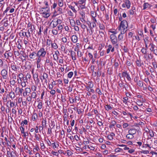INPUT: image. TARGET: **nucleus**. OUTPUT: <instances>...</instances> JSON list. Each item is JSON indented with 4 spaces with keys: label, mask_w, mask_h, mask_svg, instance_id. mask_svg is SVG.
Masks as SVG:
<instances>
[{
    "label": "nucleus",
    "mask_w": 157,
    "mask_h": 157,
    "mask_svg": "<svg viewBox=\"0 0 157 157\" xmlns=\"http://www.w3.org/2000/svg\"><path fill=\"white\" fill-rule=\"evenodd\" d=\"M147 144H145V145H147V146L149 147V146L152 143V140L151 139V138L148 137L147 140Z\"/></svg>",
    "instance_id": "9"
},
{
    "label": "nucleus",
    "mask_w": 157,
    "mask_h": 157,
    "mask_svg": "<svg viewBox=\"0 0 157 157\" xmlns=\"http://www.w3.org/2000/svg\"><path fill=\"white\" fill-rule=\"evenodd\" d=\"M44 3L46 6V7H45L46 8H49L48 2L45 1Z\"/></svg>",
    "instance_id": "55"
},
{
    "label": "nucleus",
    "mask_w": 157,
    "mask_h": 157,
    "mask_svg": "<svg viewBox=\"0 0 157 157\" xmlns=\"http://www.w3.org/2000/svg\"><path fill=\"white\" fill-rule=\"evenodd\" d=\"M10 98L13 99L15 98V94L14 92L11 91L10 93Z\"/></svg>",
    "instance_id": "29"
},
{
    "label": "nucleus",
    "mask_w": 157,
    "mask_h": 157,
    "mask_svg": "<svg viewBox=\"0 0 157 157\" xmlns=\"http://www.w3.org/2000/svg\"><path fill=\"white\" fill-rule=\"evenodd\" d=\"M141 153H144V154H147L149 153V151L147 150H142L140 151Z\"/></svg>",
    "instance_id": "48"
},
{
    "label": "nucleus",
    "mask_w": 157,
    "mask_h": 157,
    "mask_svg": "<svg viewBox=\"0 0 157 157\" xmlns=\"http://www.w3.org/2000/svg\"><path fill=\"white\" fill-rule=\"evenodd\" d=\"M79 6L80 7L81 9H85L86 8V7L85 6V3L84 4L79 5Z\"/></svg>",
    "instance_id": "50"
},
{
    "label": "nucleus",
    "mask_w": 157,
    "mask_h": 157,
    "mask_svg": "<svg viewBox=\"0 0 157 157\" xmlns=\"http://www.w3.org/2000/svg\"><path fill=\"white\" fill-rule=\"evenodd\" d=\"M150 7L149 4L147 3H145L143 5V9L145 10Z\"/></svg>",
    "instance_id": "21"
},
{
    "label": "nucleus",
    "mask_w": 157,
    "mask_h": 157,
    "mask_svg": "<svg viewBox=\"0 0 157 157\" xmlns=\"http://www.w3.org/2000/svg\"><path fill=\"white\" fill-rule=\"evenodd\" d=\"M123 34L121 33L119 34L118 36V39L119 40H122L123 38Z\"/></svg>",
    "instance_id": "36"
},
{
    "label": "nucleus",
    "mask_w": 157,
    "mask_h": 157,
    "mask_svg": "<svg viewBox=\"0 0 157 157\" xmlns=\"http://www.w3.org/2000/svg\"><path fill=\"white\" fill-rule=\"evenodd\" d=\"M37 57H38V58L37 59H36L37 60L36 63H37V67H38V64H39L40 63V61H41V57H40L39 56H37Z\"/></svg>",
    "instance_id": "27"
},
{
    "label": "nucleus",
    "mask_w": 157,
    "mask_h": 157,
    "mask_svg": "<svg viewBox=\"0 0 157 157\" xmlns=\"http://www.w3.org/2000/svg\"><path fill=\"white\" fill-rule=\"evenodd\" d=\"M124 84H125L124 83L122 82H121L119 83V85L121 87H123L124 86Z\"/></svg>",
    "instance_id": "63"
},
{
    "label": "nucleus",
    "mask_w": 157,
    "mask_h": 157,
    "mask_svg": "<svg viewBox=\"0 0 157 157\" xmlns=\"http://www.w3.org/2000/svg\"><path fill=\"white\" fill-rule=\"evenodd\" d=\"M52 154L53 155H55L57 156H59V154L58 152H56L53 151H52Z\"/></svg>",
    "instance_id": "58"
},
{
    "label": "nucleus",
    "mask_w": 157,
    "mask_h": 157,
    "mask_svg": "<svg viewBox=\"0 0 157 157\" xmlns=\"http://www.w3.org/2000/svg\"><path fill=\"white\" fill-rule=\"evenodd\" d=\"M36 56H37V53L35 52L30 53L29 56V57L31 59H35Z\"/></svg>",
    "instance_id": "10"
},
{
    "label": "nucleus",
    "mask_w": 157,
    "mask_h": 157,
    "mask_svg": "<svg viewBox=\"0 0 157 157\" xmlns=\"http://www.w3.org/2000/svg\"><path fill=\"white\" fill-rule=\"evenodd\" d=\"M52 47L55 49H56L58 48V46L56 43H52L51 44Z\"/></svg>",
    "instance_id": "20"
},
{
    "label": "nucleus",
    "mask_w": 157,
    "mask_h": 157,
    "mask_svg": "<svg viewBox=\"0 0 157 157\" xmlns=\"http://www.w3.org/2000/svg\"><path fill=\"white\" fill-rule=\"evenodd\" d=\"M42 77L43 78V79L41 78H40V79H41L42 81L43 79H46L48 78V75L46 73H44L43 74Z\"/></svg>",
    "instance_id": "19"
},
{
    "label": "nucleus",
    "mask_w": 157,
    "mask_h": 157,
    "mask_svg": "<svg viewBox=\"0 0 157 157\" xmlns=\"http://www.w3.org/2000/svg\"><path fill=\"white\" fill-rule=\"evenodd\" d=\"M118 30H121V33L124 34L127 30V27H125V28H121V29H118Z\"/></svg>",
    "instance_id": "16"
},
{
    "label": "nucleus",
    "mask_w": 157,
    "mask_h": 157,
    "mask_svg": "<svg viewBox=\"0 0 157 157\" xmlns=\"http://www.w3.org/2000/svg\"><path fill=\"white\" fill-rule=\"evenodd\" d=\"M77 56L78 57H81L82 55V52L78 50H77Z\"/></svg>",
    "instance_id": "46"
},
{
    "label": "nucleus",
    "mask_w": 157,
    "mask_h": 157,
    "mask_svg": "<svg viewBox=\"0 0 157 157\" xmlns=\"http://www.w3.org/2000/svg\"><path fill=\"white\" fill-rule=\"evenodd\" d=\"M16 83V82L14 79L10 80V83L11 84V85H12L13 86L15 85Z\"/></svg>",
    "instance_id": "45"
},
{
    "label": "nucleus",
    "mask_w": 157,
    "mask_h": 157,
    "mask_svg": "<svg viewBox=\"0 0 157 157\" xmlns=\"http://www.w3.org/2000/svg\"><path fill=\"white\" fill-rule=\"evenodd\" d=\"M141 52L144 54H145L146 53V50L144 48H142L141 50Z\"/></svg>",
    "instance_id": "60"
},
{
    "label": "nucleus",
    "mask_w": 157,
    "mask_h": 157,
    "mask_svg": "<svg viewBox=\"0 0 157 157\" xmlns=\"http://www.w3.org/2000/svg\"><path fill=\"white\" fill-rule=\"evenodd\" d=\"M52 33L53 34L55 35H56L58 34V32L56 29H53L52 31Z\"/></svg>",
    "instance_id": "61"
},
{
    "label": "nucleus",
    "mask_w": 157,
    "mask_h": 157,
    "mask_svg": "<svg viewBox=\"0 0 157 157\" xmlns=\"http://www.w3.org/2000/svg\"><path fill=\"white\" fill-rule=\"evenodd\" d=\"M99 28L100 30H104L105 27L103 24H100L99 25Z\"/></svg>",
    "instance_id": "42"
},
{
    "label": "nucleus",
    "mask_w": 157,
    "mask_h": 157,
    "mask_svg": "<svg viewBox=\"0 0 157 157\" xmlns=\"http://www.w3.org/2000/svg\"><path fill=\"white\" fill-rule=\"evenodd\" d=\"M122 75L123 77H125L128 81H131V79L130 75L126 71L123 72Z\"/></svg>",
    "instance_id": "6"
},
{
    "label": "nucleus",
    "mask_w": 157,
    "mask_h": 157,
    "mask_svg": "<svg viewBox=\"0 0 157 157\" xmlns=\"http://www.w3.org/2000/svg\"><path fill=\"white\" fill-rule=\"evenodd\" d=\"M63 5V0H58V5L59 6L62 7Z\"/></svg>",
    "instance_id": "22"
},
{
    "label": "nucleus",
    "mask_w": 157,
    "mask_h": 157,
    "mask_svg": "<svg viewBox=\"0 0 157 157\" xmlns=\"http://www.w3.org/2000/svg\"><path fill=\"white\" fill-rule=\"evenodd\" d=\"M145 101V99L144 98H142L141 100H139L138 98V106H140V107L141 106H143L142 107H143V102H144Z\"/></svg>",
    "instance_id": "8"
},
{
    "label": "nucleus",
    "mask_w": 157,
    "mask_h": 157,
    "mask_svg": "<svg viewBox=\"0 0 157 157\" xmlns=\"http://www.w3.org/2000/svg\"><path fill=\"white\" fill-rule=\"evenodd\" d=\"M21 34L22 35V36H26L27 37H28V35H27L26 33L25 32H23L22 33H20V35L21 36Z\"/></svg>",
    "instance_id": "49"
},
{
    "label": "nucleus",
    "mask_w": 157,
    "mask_h": 157,
    "mask_svg": "<svg viewBox=\"0 0 157 157\" xmlns=\"http://www.w3.org/2000/svg\"><path fill=\"white\" fill-rule=\"evenodd\" d=\"M110 39L113 45L116 44V45H118V44H117V38L115 35H114V34L110 35Z\"/></svg>",
    "instance_id": "3"
},
{
    "label": "nucleus",
    "mask_w": 157,
    "mask_h": 157,
    "mask_svg": "<svg viewBox=\"0 0 157 157\" xmlns=\"http://www.w3.org/2000/svg\"><path fill=\"white\" fill-rule=\"evenodd\" d=\"M37 107L39 109H41L42 107V103L41 102H39L37 105Z\"/></svg>",
    "instance_id": "47"
},
{
    "label": "nucleus",
    "mask_w": 157,
    "mask_h": 157,
    "mask_svg": "<svg viewBox=\"0 0 157 157\" xmlns=\"http://www.w3.org/2000/svg\"><path fill=\"white\" fill-rule=\"evenodd\" d=\"M145 43V46L146 48L147 47V44H148L149 41L147 39L145 38L144 39Z\"/></svg>",
    "instance_id": "43"
},
{
    "label": "nucleus",
    "mask_w": 157,
    "mask_h": 157,
    "mask_svg": "<svg viewBox=\"0 0 157 157\" xmlns=\"http://www.w3.org/2000/svg\"><path fill=\"white\" fill-rule=\"evenodd\" d=\"M50 11V8H46L45 7H41L39 9L40 13L43 17L46 18H47L50 16L51 14L49 12Z\"/></svg>",
    "instance_id": "1"
},
{
    "label": "nucleus",
    "mask_w": 157,
    "mask_h": 157,
    "mask_svg": "<svg viewBox=\"0 0 157 157\" xmlns=\"http://www.w3.org/2000/svg\"><path fill=\"white\" fill-rule=\"evenodd\" d=\"M42 125L44 127H45L46 125V119H42Z\"/></svg>",
    "instance_id": "28"
},
{
    "label": "nucleus",
    "mask_w": 157,
    "mask_h": 157,
    "mask_svg": "<svg viewBox=\"0 0 157 157\" xmlns=\"http://www.w3.org/2000/svg\"><path fill=\"white\" fill-rule=\"evenodd\" d=\"M154 133H155L152 130H150L149 132H148V134H149V135L151 137H153L154 136Z\"/></svg>",
    "instance_id": "23"
},
{
    "label": "nucleus",
    "mask_w": 157,
    "mask_h": 157,
    "mask_svg": "<svg viewBox=\"0 0 157 157\" xmlns=\"http://www.w3.org/2000/svg\"><path fill=\"white\" fill-rule=\"evenodd\" d=\"M125 4L126 6L128 9L130 6V2L128 0H125Z\"/></svg>",
    "instance_id": "17"
},
{
    "label": "nucleus",
    "mask_w": 157,
    "mask_h": 157,
    "mask_svg": "<svg viewBox=\"0 0 157 157\" xmlns=\"http://www.w3.org/2000/svg\"><path fill=\"white\" fill-rule=\"evenodd\" d=\"M136 132V129L134 128H131L128 131V133L129 134L133 135L135 134Z\"/></svg>",
    "instance_id": "13"
},
{
    "label": "nucleus",
    "mask_w": 157,
    "mask_h": 157,
    "mask_svg": "<svg viewBox=\"0 0 157 157\" xmlns=\"http://www.w3.org/2000/svg\"><path fill=\"white\" fill-rule=\"evenodd\" d=\"M52 41L49 39H47V40L46 44L47 45L49 46L52 44Z\"/></svg>",
    "instance_id": "35"
},
{
    "label": "nucleus",
    "mask_w": 157,
    "mask_h": 157,
    "mask_svg": "<svg viewBox=\"0 0 157 157\" xmlns=\"http://www.w3.org/2000/svg\"><path fill=\"white\" fill-rule=\"evenodd\" d=\"M41 149H44L45 148V147L44 145V144L43 143H40Z\"/></svg>",
    "instance_id": "54"
},
{
    "label": "nucleus",
    "mask_w": 157,
    "mask_h": 157,
    "mask_svg": "<svg viewBox=\"0 0 157 157\" xmlns=\"http://www.w3.org/2000/svg\"><path fill=\"white\" fill-rule=\"evenodd\" d=\"M157 24H152L150 25L152 29L154 31H155V29H156V26Z\"/></svg>",
    "instance_id": "39"
},
{
    "label": "nucleus",
    "mask_w": 157,
    "mask_h": 157,
    "mask_svg": "<svg viewBox=\"0 0 157 157\" xmlns=\"http://www.w3.org/2000/svg\"><path fill=\"white\" fill-rule=\"evenodd\" d=\"M127 22L125 20H123L121 21L120 26L118 28V29H121V28H125V27H127Z\"/></svg>",
    "instance_id": "5"
},
{
    "label": "nucleus",
    "mask_w": 157,
    "mask_h": 157,
    "mask_svg": "<svg viewBox=\"0 0 157 157\" xmlns=\"http://www.w3.org/2000/svg\"><path fill=\"white\" fill-rule=\"evenodd\" d=\"M133 136L132 134L129 133L126 136V137L127 139H132L133 138Z\"/></svg>",
    "instance_id": "26"
},
{
    "label": "nucleus",
    "mask_w": 157,
    "mask_h": 157,
    "mask_svg": "<svg viewBox=\"0 0 157 157\" xmlns=\"http://www.w3.org/2000/svg\"><path fill=\"white\" fill-rule=\"evenodd\" d=\"M149 46H151V48H150V50L152 51L154 49H155V45H154L152 43H150L149 44Z\"/></svg>",
    "instance_id": "18"
},
{
    "label": "nucleus",
    "mask_w": 157,
    "mask_h": 157,
    "mask_svg": "<svg viewBox=\"0 0 157 157\" xmlns=\"http://www.w3.org/2000/svg\"><path fill=\"white\" fill-rule=\"evenodd\" d=\"M25 91L27 93H30L31 92V90L29 88H26L25 89Z\"/></svg>",
    "instance_id": "51"
},
{
    "label": "nucleus",
    "mask_w": 157,
    "mask_h": 157,
    "mask_svg": "<svg viewBox=\"0 0 157 157\" xmlns=\"http://www.w3.org/2000/svg\"><path fill=\"white\" fill-rule=\"evenodd\" d=\"M78 3L79 5H83L85 3V2L84 0H80L78 1Z\"/></svg>",
    "instance_id": "44"
},
{
    "label": "nucleus",
    "mask_w": 157,
    "mask_h": 157,
    "mask_svg": "<svg viewBox=\"0 0 157 157\" xmlns=\"http://www.w3.org/2000/svg\"><path fill=\"white\" fill-rule=\"evenodd\" d=\"M13 153L14 154V152L13 151H12L11 152H10L9 151H7V154L8 155H10V156H9V157H14V156H13Z\"/></svg>",
    "instance_id": "40"
},
{
    "label": "nucleus",
    "mask_w": 157,
    "mask_h": 157,
    "mask_svg": "<svg viewBox=\"0 0 157 157\" xmlns=\"http://www.w3.org/2000/svg\"><path fill=\"white\" fill-rule=\"evenodd\" d=\"M61 99L62 101L63 102H65L66 101V98H65V97H64V96H61Z\"/></svg>",
    "instance_id": "52"
},
{
    "label": "nucleus",
    "mask_w": 157,
    "mask_h": 157,
    "mask_svg": "<svg viewBox=\"0 0 157 157\" xmlns=\"http://www.w3.org/2000/svg\"><path fill=\"white\" fill-rule=\"evenodd\" d=\"M91 14L92 17H96L97 16V13L96 12L94 11H91Z\"/></svg>",
    "instance_id": "34"
},
{
    "label": "nucleus",
    "mask_w": 157,
    "mask_h": 157,
    "mask_svg": "<svg viewBox=\"0 0 157 157\" xmlns=\"http://www.w3.org/2000/svg\"><path fill=\"white\" fill-rule=\"evenodd\" d=\"M62 41L64 43H66L67 42V40L66 37H63L62 39Z\"/></svg>",
    "instance_id": "57"
},
{
    "label": "nucleus",
    "mask_w": 157,
    "mask_h": 157,
    "mask_svg": "<svg viewBox=\"0 0 157 157\" xmlns=\"http://www.w3.org/2000/svg\"><path fill=\"white\" fill-rule=\"evenodd\" d=\"M11 67L12 69L14 71H17V68L16 67V65H11Z\"/></svg>",
    "instance_id": "41"
},
{
    "label": "nucleus",
    "mask_w": 157,
    "mask_h": 157,
    "mask_svg": "<svg viewBox=\"0 0 157 157\" xmlns=\"http://www.w3.org/2000/svg\"><path fill=\"white\" fill-rule=\"evenodd\" d=\"M150 21L152 24H157L156 20L155 19L152 18L150 20Z\"/></svg>",
    "instance_id": "33"
},
{
    "label": "nucleus",
    "mask_w": 157,
    "mask_h": 157,
    "mask_svg": "<svg viewBox=\"0 0 157 157\" xmlns=\"http://www.w3.org/2000/svg\"><path fill=\"white\" fill-rule=\"evenodd\" d=\"M46 54V52L44 48H41L37 52V56H39L41 58H44L45 57Z\"/></svg>",
    "instance_id": "2"
},
{
    "label": "nucleus",
    "mask_w": 157,
    "mask_h": 157,
    "mask_svg": "<svg viewBox=\"0 0 157 157\" xmlns=\"http://www.w3.org/2000/svg\"><path fill=\"white\" fill-rule=\"evenodd\" d=\"M68 7L71 9L74 13H76L77 12V11L75 10L74 7L71 5H69Z\"/></svg>",
    "instance_id": "25"
},
{
    "label": "nucleus",
    "mask_w": 157,
    "mask_h": 157,
    "mask_svg": "<svg viewBox=\"0 0 157 157\" xmlns=\"http://www.w3.org/2000/svg\"><path fill=\"white\" fill-rule=\"evenodd\" d=\"M105 108L107 110H109L112 109V107L109 105H107L105 106Z\"/></svg>",
    "instance_id": "24"
},
{
    "label": "nucleus",
    "mask_w": 157,
    "mask_h": 157,
    "mask_svg": "<svg viewBox=\"0 0 157 157\" xmlns=\"http://www.w3.org/2000/svg\"><path fill=\"white\" fill-rule=\"evenodd\" d=\"M138 125H140L141 127H143V126L144 125V123L143 122H142L140 121L138 123Z\"/></svg>",
    "instance_id": "59"
},
{
    "label": "nucleus",
    "mask_w": 157,
    "mask_h": 157,
    "mask_svg": "<svg viewBox=\"0 0 157 157\" xmlns=\"http://www.w3.org/2000/svg\"><path fill=\"white\" fill-rule=\"evenodd\" d=\"M12 78L13 79H16L17 78V76L14 73H12Z\"/></svg>",
    "instance_id": "62"
},
{
    "label": "nucleus",
    "mask_w": 157,
    "mask_h": 157,
    "mask_svg": "<svg viewBox=\"0 0 157 157\" xmlns=\"http://www.w3.org/2000/svg\"><path fill=\"white\" fill-rule=\"evenodd\" d=\"M13 56V53L11 52H6L4 54L5 57L6 59H8L9 58H11Z\"/></svg>",
    "instance_id": "7"
},
{
    "label": "nucleus",
    "mask_w": 157,
    "mask_h": 157,
    "mask_svg": "<svg viewBox=\"0 0 157 157\" xmlns=\"http://www.w3.org/2000/svg\"><path fill=\"white\" fill-rule=\"evenodd\" d=\"M71 55L72 59L73 60H75L76 59L75 57V53L73 51H71Z\"/></svg>",
    "instance_id": "12"
},
{
    "label": "nucleus",
    "mask_w": 157,
    "mask_h": 157,
    "mask_svg": "<svg viewBox=\"0 0 157 157\" xmlns=\"http://www.w3.org/2000/svg\"><path fill=\"white\" fill-rule=\"evenodd\" d=\"M112 48V46L111 44H109L108 46V48L107 49V54H108L110 52V51Z\"/></svg>",
    "instance_id": "38"
},
{
    "label": "nucleus",
    "mask_w": 157,
    "mask_h": 157,
    "mask_svg": "<svg viewBox=\"0 0 157 157\" xmlns=\"http://www.w3.org/2000/svg\"><path fill=\"white\" fill-rule=\"evenodd\" d=\"M73 75V72H72V71L70 72L67 74V77L68 78H71L72 77Z\"/></svg>",
    "instance_id": "37"
},
{
    "label": "nucleus",
    "mask_w": 157,
    "mask_h": 157,
    "mask_svg": "<svg viewBox=\"0 0 157 157\" xmlns=\"http://www.w3.org/2000/svg\"><path fill=\"white\" fill-rule=\"evenodd\" d=\"M1 74L3 79H6L8 77L7 70L4 69L2 70L1 71Z\"/></svg>",
    "instance_id": "4"
},
{
    "label": "nucleus",
    "mask_w": 157,
    "mask_h": 157,
    "mask_svg": "<svg viewBox=\"0 0 157 157\" xmlns=\"http://www.w3.org/2000/svg\"><path fill=\"white\" fill-rule=\"evenodd\" d=\"M52 145L53 148H57L59 146V144L58 143L56 144L55 143H53L52 144Z\"/></svg>",
    "instance_id": "32"
},
{
    "label": "nucleus",
    "mask_w": 157,
    "mask_h": 157,
    "mask_svg": "<svg viewBox=\"0 0 157 157\" xmlns=\"http://www.w3.org/2000/svg\"><path fill=\"white\" fill-rule=\"evenodd\" d=\"M31 97L33 98H36V92H33L31 94Z\"/></svg>",
    "instance_id": "31"
},
{
    "label": "nucleus",
    "mask_w": 157,
    "mask_h": 157,
    "mask_svg": "<svg viewBox=\"0 0 157 157\" xmlns=\"http://www.w3.org/2000/svg\"><path fill=\"white\" fill-rule=\"evenodd\" d=\"M138 86L140 87H142L143 86V82L141 81H139L138 82Z\"/></svg>",
    "instance_id": "64"
},
{
    "label": "nucleus",
    "mask_w": 157,
    "mask_h": 157,
    "mask_svg": "<svg viewBox=\"0 0 157 157\" xmlns=\"http://www.w3.org/2000/svg\"><path fill=\"white\" fill-rule=\"evenodd\" d=\"M38 118L37 114L35 112H33L32 118L33 121H35Z\"/></svg>",
    "instance_id": "15"
},
{
    "label": "nucleus",
    "mask_w": 157,
    "mask_h": 157,
    "mask_svg": "<svg viewBox=\"0 0 157 157\" xmlns=\"http://www.w3.org/2000/svg\"><path fill=\"white\" fill-rule=\"evenodd\" d=\"M145 108L144 106H143V107H142L141 108H140V109L138 108V109H139V111H140V113H138L141 114L142 112L144 111Z\"/></svg>",
    "instance_id": "30"
},
{
    "label": "nucleus",
    "mask_w": 157,
    "mask_h": 157,
    "mask_svg": "<svg viewBox=\"0 0 157 157\" xmlns=\"http://www.w3.org/2000/svg\"><path fill=\"white\" fill-rule=\"evenodd\" d=\"M71 40L74 43H76L78 40V37L76 35H73L71 38Z\"/></svg>",
    "instance_id": "11"
},
{
    "label": "nucleus",
    "mask_w": 157,
    "mask_h": 157,
    "mask_svg": "<svg viewBox=\"0 0 157 157\" xmlns=\"http://www.w3.org/2000/svg\"><path fill=\"white\" fill-rule=\"evenodd\" d=\"M115 136V134L113 132H111L110 135L108 136L107 137L109 140H112L113 139V137Z\"/></svg>",
    "instance_id": "14"
},
{
    "label": "nucleus",
    "mask_w": 157,
    "mask_h": 157,
    "mask_svg": "<svg viewBox=\"0 0 157 157\" xmlns=\"http://www.w3.org/2000/svg\"><path fill=\"white\" fill-rule=\"evenodd\" d=\"M67 12L70 16L73 17L74 16L73 13L71 10L68 11Z\"/></svg>",
    "instance_id": "56"
},
{
    "label": "nucleus",
    "mask_w": 157,
    "mask_h": 157,
    "mask_svg": "<svg viewBox=\"0 0 157 157\" xmlns=\"http://www.w3.org/2000/svg\"><path fill=\"white\" fill-rule=\"evenodd\" d=\"M123 50L124 52L127 53L128 52V49L125 46H124Z\"/></svg>",
    "instance_id": "53"
}]
</instances>
